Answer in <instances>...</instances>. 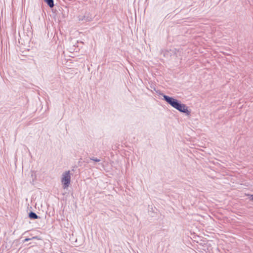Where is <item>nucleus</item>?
Returning a JSON list of instances; mask_svg holds the SVG:
<instances>
[{"mask_svg":"<svg viewBox=\"0 0 253 253\" xmlns=\"http://www.w3.org/2000/svg\"><path fill=\"white\" fill-rule=\"evenodd\" d=\"M30 240V238H26V239H25L24 240V242H27V241H29Z\"/></svg>","mask_w":253,"mask_h":253,"instance_id":"0eeeda50","label":"nucleus"},{"mask_svg":"<svg viewBox=\"0 0 253 253\" xmlns=\"http://www.w3.org/2000/svg\"><path fill=\"white\" fill-rule=\"evenodd\" d=\"M252 200L253 201V196H252Z\"/></svg>","mask_w":253,"mask_h":253,"instance_id":"6e6552de","label":"nucleus"},{"mask_svg":"<svg viewBox=\"0 0 253 253\" xmlns=\"http://www.w3.org/2000/svg\"><path fill=\"white\" fill-rule=\"evenodd\" d=\"M93 18V16L90 13H85L84 15L79 16V20L81 21H90Z\"/></svg>","mask_w":253,"mask_h":253,"instance_id":"7ed1b4c3","label":"nucleus"},{"mask_svg":"<svg viewBox=\"0 0 253 253\" xmlns=\"http://www.w3.org/2000/svg\"><path fill=\"white\" fill-rule=\"evenodd\" d=\"M29 217H30V218H33V219H37L38 218V215L35 213H34L33 212H31L29 213Z\"/></svg>","mask_w":253,"mask_h":253,"instance_id":"39448f33","label":"nucleus"},{"mask_svg":"<svg viewBox=\"0 0 253 253\" xmlns=\"http://www.w3.org/2000/svg\"><path fill=\"white\" fill-rule=\"evenodd\" d=\"M163 96L165 100L170 104L173 108L177 109L181 112L185 113L187 114H189L190 113L186 105L184 104H181L177 99L166 95H163Z\"/></svg>","mask_w":253,"mask_h":253,"instance_id":"f257e3e1","label":"nucleus"},{"mask_svg":"<svg viewBox=\"0 0 253 253\" xmlns=\"http://www.w3.org/2000/svg\"><path fill=\"white\" fill-rule=\"evenodd\" d=\"M44 1L47 3L50 7H53L54 3L53 0H44Z\"/></svg>","mask_w":253,"mask_h":253,"instance_id":"20e7f679","label":"nucleus"},{"mask_svg":"<svg viewBox=\"0 0 253 253\" xmlns=\"http://www.w3.org/2000/svg\"><path fill=\"white\" fill-rule=\"evenodd\" d=\"M91 160L95 161V162H99L100 161V159H93V158H91Z\"/></svg>","mask_w":253,"mask_h":253,"instance_id":"423d86ee","label":"nucleus"},{"mask_svg":"<svg viewBox=\"0 0 253 253\" xmlns=\"http://www.w3.org/2000/svg\"><path fill=\"white\" fill-rule=\"evenodd\" d=\"M61 181L64 189H66L69 186L71 182V175L69 170L66 171L62 173Z\"/></svg>","mask_w":253,"mask_h":253,"instance_id":"f03ea898","label":"nucleus"}]
</instances>
